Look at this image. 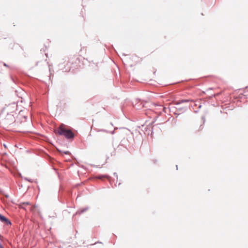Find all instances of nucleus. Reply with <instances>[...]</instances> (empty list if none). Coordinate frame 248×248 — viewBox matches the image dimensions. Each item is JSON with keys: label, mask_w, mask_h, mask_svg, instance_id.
<instances>
[{"label": "nucleus", "mask_w": 248, "mask_h": 248, "mask_svg": "<svg viewBox=\"0 0 248 248\" xmlns=\"http://www.w3.org/2000/svg\"><path fill=\"white\" fill-rule=\"evenodd\" d=\"M56 134L63 135L67 139H70L74 137V133L71 130L67 129L63 124H62L55 131Z\"/></svg>", "instance_id": "1"}, {"label": "nucleus", "mask_w": 248, "mask_h": 248, "mask_svg": "<svg viewBox=\"0 0 248 248\" xmlns=\"http://www.w3.org/2000/svg\"><path fill=\"white\" fill-rule=\"evenodd\" d=\"M194 127L196 132H200L203 129V125L202 124V122H201L199 124H196L194 125Z\"/></svg>", "instance_id": "2"}, {"label": "nucleus", "mask_w": 248, "mask_h": 248, "mask_svg": "<svg viewBox=\"0 0 248 248\" xmlns=\"http://www.w3.org/2000/svg\"><path fill=\"white\" fill-rule=\"evenodd\" d=\"M0 220L2 222L5 223L6 225H10L11 224V221L8 219L6 218L5 217L1 215L0 214Z\"/></svg>", "instance_id": "3"}, {"label": "nucleus", "mask_w": 248, "mask_h": 248, "mask_svg": "<svg viewBox=\"0 0 248 248\" xmlns=\"http://www.w3.org/2000/svg\"><path fill=\"white\" fill-rule=\"evenodd\" d=\"M26 205H29V202H23L22 203V205H21V206L22 208H25V207L23 206Z\"/></svg>", "instance_id": "4"}, {"label": "nucleus", "mask_w": 248, "mask_h": 248, "mask_svg": "<svg viewBox=\"0 0 248 248\" xmlns=\"http://www.w3.org/2000/svg\"><path fill=\"white\" fill-rule=\"evenodd\" d=\"M64 154L66 155H69L70 154V153L69 151H65L63 152Z\"/></svg>", "instance_id": "5"}, {"label": "nucleus", "mask_w": 248, "mask_h": 248, "mask_svg": "<svg viewBox=\"0 0 248 248\" xmlns=\"http://www.w3.org/2000/svg\"><path fill=\"white\" fill-rule=\"evenodd\" d=\"M3 237L0 234V240L2 239Z\"/></svg>", "instance_id": "6"}, {"label": "nucleus", "mask_w": 248, "mask_h": 248, "mask_svg": "<svg viewBox=\"0 0 248 248\" xmlns=\"http://www.w3.org/2000/svg\"><path fill=\"white\" fill-rule=\"evenodd\" d=\"M182 101H183V102H188V100H183Z\"/></svg>", "instance_id": "7"}, {"label": "nucleus", "mask_w": 248, "mask_h": 248, "mask_svg": "<svg viewBox=\"0 0 248 248\" xmlns=\"http://www.w3.org/2000/svg\"><path fill=\"white\" fill-rule=\"evenodd\" d=\"M0 248H3L0 244Z\"/></svg>", "instance_id": "8"}, {"label": "nucleus", "mask_w": 248, "mask_h": 248, "mask_svg": "<svg viewBox=\"0 0 248 248\" xmlns=\"http://www.w3.org/2000/svg\"><path fill=\"white\" fill-rule=\"evenodd\" d=\"M4 65L5 66H7V64H6V63H4Z\"/></svg>", "instance_id": "9"}, {"label": "nucleus", "mask_w": 248, "mask_h": 248, "mask_svg": "<svg viewBox=\"0 0 248 248\" xmlns=\"http://www.w3.org/2000/svg\"><path fill=\"white\" fill-rule=\"evenodd\" d=\"M97 178H99V179H101V177H98Z\"/></svg>", "instance_id": "10"}]
</instances>
